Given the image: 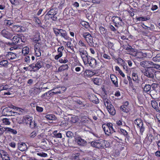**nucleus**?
I'll return each mask as SVG.
<instances>
[{"label":"nucleus","instance_id":"f257e3e1","mask_svg":"<svg viewBox=\"0 0 160 160\" xmlns=\"http://www.w3.org/2000/svg\"><path fill=\"white\" fill-rule=\"evenodd\" d=\"M81 57L85 65L89 64L90 67L93 68L96 67L97 64L96 60L92 58H88V54L86 51H83V52L81 51Z\"/></svg>","mask_w":160,"mask_h":160},{"label":"nucleus","instance_id":"f03ea898","mask_svg":"<svg viewBox=\"0 0 160 160\" xmlns=\"http://www.w3.org/2000/svg\"><path fill=\"white\" fill-rule=\"evenodd\" d=\"M102 127L105 134L108 136L111 135L112 133L115 132L113 127V125L111 123L104 124L102 125Z\"/></svg>","mask_w":160,"mask_h":160},{"label":"nucleus","instance_id":"7ed1b4c3","mask_svg":"<svg viewBox=\"0 0 160 160\" xmlns=\"http://www.w3.org/2000/svg\"><path fill=\"white\" fill-rule=\"evenodd\" d=\"M103 101L104 105L106 107L109 113L112 115H115L116 113V111L113 105L111 104L110 100L107 98H105L104 99Z\"/></svg>","mask_w":160,"mask_h":160},{"label":"nucleus","instance_id":"20e7f679","mask_svg":"<svg viewBox=\"0 0 160 160\" xmlns=\"http://www.w3.org/2000/svg\"><path fill=\"white\" fill-rule=\"evenodd\" d=\"M57 13L56 8H52L50 9L46 14L45 15L46 18L48 19L51 18L53 21H56L57 20V18L55 15Z\"/></svg>","mask_w":160,"mask_h":160},{"label":"nucleus","instance_id":"39448f33","mask_svg":"<svg viewBox=\"0 0 160 160\" xmlns=\"http://www.w3.org/2000/svg\"><path fill=\"white\" fill-rule=\"evenodd\" d=\"M140 65L142 66L144 68H152L153 66L155 68H160V65H157L154 63L153 62L150 61H143L140 63Z\"/></svg>","mask_w":160,"mask_h":160},{"label":"nucleus","instance_id":"423d86ee","mask_svg":"<svg viewBox=\"0 0 160 160\" xmlns=\"http://www.w3.org/2000/svg\"><path fill=\"white\" fill-rule=\"evenodd\" d=\"M31 39L32 42L40 44L41 41L40 33L37 31H35L33 32Z\"/></svg>","mask_w":160,"mask_h":160},{"label":"nucleus","instance_id":"0eeeda50","mask_svg":"<svg viewBox=\"0 0 160 160\" xmlns=\"http://www.w3.org/2000/svg\"><path fill=\"white\" fill-rule=\"evenodd\" d=\"M43 65V62L41 60H39L37 61L36 63L31 64L29 65V66L32 68L31 70L36 71L41 68Z\"/></svg>","mask_w":160,"mask_h":160},{"label":"nucleus","instance_id":"6e6552de","mask_svg":"<svg viewBox=\"0 0 160 160\" xmlns=\"http://www.w3.org/2000/svg\"><path fill=\"white\" fill-rule=\"evenodd\" d=\"M103 142L102 140L99 139L92 142L91 144L94 147L98 148H103L104 147Z\"/></svg>","mask_w":160,"mask_h":160},{"label":"nucleus","instance_id":"1a4fd4ad","mask_svg":"<svg viewBox=\"0 0 160 160\" xmlns=\"http://www.w3.org/2000/svg\"><path fill=\"white\" fill-rule=\"evenodd\" d=\"M155 72V71L153 69L151 68H147L145 69L144 74L148 78H153L154 77Z\"/></svg>","mask_w":160,"mask_h":160},{"label":"nucleus","instance_id":"9d476101","mask_svg":"<svg viewBox=\"0 0 160 160\" xmlns=\"http://www.w3.org/2000/svg\"><path fill=\"white\" fill-rule=\"evenodd\" d=\"M66 89L65 87H59L53 88L52 90L53 95L55 94H60L63 93Z\"/></svg>","mask_w":160,"mask_h":160},{"label":"nucleus","instance_id":"9b49d317","mask_svg":"<svg viewBox=\"0 0 160 160\" xmlns=\"http://www.w3.org/2000/svg\"><path fill=\"white\" fill-rule=\"evenodd\" d=\"M82 35L88 43L92 45L93 38L90 34L89 32H84L82 34Z\"/></svg>","mask_w":160,"mask_h":160},{"label":"nucleus","instance_id":"f8f14e48","mask_svg":"<svg viewBox=\"0 0 160 160\" xmlns=\"http://www.w3.org/2000/svg\"><path fill=\"white\" fill-rule=\"evenodd\" d=\"M113 21L115 24V26L116 27H118L117 24L120 26H122L123 24V22H122V19L118 17H113Z\"/></svg>","mask_w":160,"mask_h":160},{"label":"nucleus","instance_id":"ddd939ff","mask_svg":"<svg viewBox=\"0 0 160 160\" xmlns=\"http://www.w3.org/2000/svg\"><path fill=\"white\" fill-rule=\"evenodd\" d=\"M33 118L32 117L24 116L22 117L21 121H18V122L19 124L25 123L26 124H29L30 121Z\"/></svg>","mask_w":160,"mask_h":160},{"label":"nucleus","instance_id":"4468645a","mask_svg":"<svg viewBox=\"0 0 160 160\" xmlns=\"http://www.w3.org/2000/svg\"><path fill=\"white\" fill-rule=\"evenodd\" d=\"M40 44H36L34 46L35 54L36 56L39 57L41 56Z\"/></svg>","mask_w":160,"mask_h":160},{"label":"nucleus","instance_id":"2eb2a0df","mask_svg":"<svg viewBox=\"0 0 160 160\" xmlns=\"http://www.w3.org/2000/svg\"><path fill=\"white\" fill-rule=\"evenodd\" d=\"M64 47L63 46L60 47L58 49V54L55 57V59L56 60L58 59L62 55V52L64 49Z\"/></svg>","mask_w":160,"mask_h":160},{"label":"nucleus","instance_id":"dca6fc26","mask_svg":"<svg viewBox=\"0 0 160 160\" xmlns=\"http://www.w3.org/2000/svg\"><path fill=\"white\" fill-rule=\"evenodd\" d=\"M1 34L3 36L9 39L11 38L12 35L7 30L3 29L1 32Z\"/></svg>","mask_w":160,"mask_h":160},{"label":"nucleus","instance_id":"f3484780","mask_svg":"<svg viewBox=\"0 0 160 160\" xmlns=\"http://www.w3.org/2000/svg\"><path fill=\"white\" fill-rule=\"evenodd\" d=\"M18 148L21 151H24L27 149V145L24 143L20 142L18 144Z\"/></svg>","mask_w":160,"mask_h":160},{"label":"nucleus","instance_id":"a211bd4d","mask_svg":"<svg viewBox=\"0 0 160 160\" xmlns=\"http://www.w3.org/2000/svg\"><path fill=\"white\" fill-rule=\"evenodd\" d=\"M89 118L86 116H84L81 118V123L82 124L86 126L88 123Z\"/></svg>","mask_w":160,"mask_h":160},{"label":"nucleus","instance_id":"6ab92c4d","mask_svg":"<svg viewBox=\"0 0 160 160\" xmlns=\"http://www.w3.org/2000/svg\"><path fill=\"white\" fill-rule=\"evenodd\" d=\"M110 78L112 82L116 87H118V79L117 77L114 75L112 74L110 75Z\"/></svg>","mask_w":160,"mask_h":160},{"label":"nucleus","instance_id":"aec40b11","mask_svg":"<svg viewBox=\"0 0 160 160\" xmlns=\"http://www.w3.org/2000/svg\"><path fill=\"white\" fill-rule=\"evenodd\" d=\"M99 29L100 32L102 35L104 37H107L108 34L107 30L102 26H101L99 27Z\"/></svg>","mask_w":160,"mask_h":160},{"label":"nucleus","instance_id":"412c9836","mask_svg":"<svg viewBox=\"0 0 160 160\" xmlns=\"http://www.w3.org/2000/svg\"><path fill=\"white\" fill-rule=\"evenodd\" d=\"M95 74V72L90 70H86L82 74L84 76L87 77H91Z\"/></svg>","mask_w":160,"mask_h":160},{"label":"nucleus","instance_id":"4be33fe9","mask_svg":"<svg viewBox=\"0 0 160 160\" xmlns=\"http://www.w3.org/2000/svg\"><path fill=\"white\" fill-rule=\"evenodd\" d=\"M151 104L152 107L154 108L157 112H160V110L158 106V103L155 100L152 101Z\"/></svg>","mask_w":160,"mask_h":160},{"label":"nucleus","instance_id":"5701e85b","mask_svg":"<svg viewBox=\"0 0 160 160\" xmlns=\"http://www.w3.org/2000/svg\"><path fill=\"white\" fill-rule=\"evenodd\" d=\"M129 102H124V104L120 107V109L124 112H127L128 111V105Z\"/></svg>","mask_w":160,"mask_h":160},{"label":"nucleus","instance_id":"b1692460","mask_svg":"<svg viewBox=\"0 0 160 160\" xmlns=\"http://www.w3.org/2000/svg\"><path fill=\"white\" fill-rule=\"evenodd\" d=\"M59 32H60V36L66 39H67L68 37L67 36V33L66 32L62 29H61L60 30Z\"/></svg>","mask_w":160,"mask_h":160},{"label":"nucleus","instance_id":"393cba45","mask_svg":"<svg viewBox=\"0 0 160 160\" xmlns=\"http://www.w3.org/2000/svg\"><path fill=\"white\" fill-rule=\"evenodd\" d=\"M7 57L9 60L13 59L17 57L16 54L11 52H9L8 54L7 55Z\"/></svg>","mask_w":160,"mask_h":160},{"label":"nucleus","instance_id":"a878e982","mask_svg":"<svg viewBox=\"0 0 160 160\" xmlns=\"http://www.w3.org/2000/svg\"><path fill=\"white\" fill-rule=\"evenodd\" d=\"M21 39L17 36H14L12 39V42L13 44H16L20 42V41Z\"/></svg>","mask_w":160,"mask_h":160},{"label":"nucleus","instance_id":"bb28decb","mask_svg":"<svg viewBox=\"0 0 160 160\" xmlns=\"http://www.w3.org/2000/svg\"><path fill=\"white\" fill-rule=\"evenodd\" d=\"M29 52V48L28 47L23 48L22 50V52L23 55L25 56L27 55Z\"/></svg>","mask_w":160,"mask_h":160},{"label":"nucleus","instance_id":"cd10ccee","mask_svg":"<svg viewBox=\"0 0 160 160\" xmlns=\"http://www.w3.org/2000/svg\"><path fill=\"white\" fill-rule=\"evenodd\" d=\"M138 128L140 133L141 134H142V133L144 132L145 130V125H144L143 123L141 124V125H139V126L137 127Z\"/></svg>","mask_w":160,"mask_h":160},{"label":"nucleus","instance_id":"c85d7f7f","mask_svg":"<svg viewBox=\"0 0 160 160\" xmlns=\"http://www.w3.org/2000/svg\"><path fill=\"white\" fill-rule=\"evenodd\" d=\"M45 118L48 120H54L56 119L55 116L53 114H48L45 116Z\"/></svg>","mask_w":160,"mask_h":160},{"label":"nucleus","instance_id":"c756f323","mask_svg":"<svg viewBox=\"0 0 160 160\" xmlns=\"http://www.w3.org/2000/svg\"><path fill=\"white\" fill-rule=\"evenodd\" d=\"M53 94L52 93V91L51 90L48 91V92H46L45 93L43 94L42 96L41 97L42 98L48 97L49 95L52 96L53 95Z\"/></svg>","mask_w":160,"mask_h":160},{"label":"nucleus","instance_id":"7c9ffc66","mask_svg":"<svg viewBox=\"0 0 160 160\" xmlns=\"http://www.w3.org/2000/svg\"><path fill=\"white\" fill-rule=\"evenodd\" d=\"M94 83L97 85H100L102 82V79L98 78H95L92 79Z\"/></svg>","mask_w":160,"mask_h":160},{"label":"nucleus","instance_id":"2f4dec72","mask_svg":"<svg viewBox=\"0 0 160 160\" xmlns=\"http://www.w3.org/2000/svg\"><path fill=\"white\" fill-rule=\"evenodd\" d=\"M29 126L32 128H34L37 127V124L34 120H31L29 123Z\"/></svg>","mask_w":160,"mask_h":160},{"label":"nucleus","instance_id":"473e14b6","mask_svg":"<svg viewBox=\"0 0 160 160\" xmlns=\"http://www.w3.org/2000/svg\"><path fill=\"white\" fill-rule=\"evenodd\" d=\"M132 77L134 81L137 82L138 81V77L136 73L133 72L132 73Z\"/></svg>","mask_w":160,"mask_h":160},{"label":"nucleus","instance_id":"72a5a7b5","mask_svg":"<svg viewBox=\"0 0 160 160\" xmlns=\"http://www.w3.org/2000/svg\"><path fill=\"white\" fill-rule=\"evenodd\" d=\"M68 64H64L60 66L58 69V71L59 72H62L68 68Z\"/></svg>","mask_w":160,"mask_h":160},{"label":"nucleus","instance_id":"f704fd0d","mask_svg":"<svg viewBox=\"0 0 160 160\" xmlns=\"http://www.w3.org/2000/svg\"><path fill=\"white\" fill-rule=\"evenodd\" d=\"M57 131H54L52 132V134L54 135V137L56 138H62V135L61 133H57Z\"/></svg>","mask_w":160,"mask_h":160},{"label":"nucleus","instance_id":"c9c22d12","mask_svg":"<svg viewBox=\"0 0 160 160\" xmlns=\"http://www.w3.org/2000/svg\"><path fill=\"white\" fill-rule=\"evenodd\" d=\"M135 124L136 125V126L138 127L139 125H141V124L143 123L142 121L140 119H136L134 121Z\"/></svg>","mask_w":160,"mask_h":160},{"label":"nucleus","instance_id":"e433bc0d","mask_svg":"<svg viewBox=\"0 0 160 160\" xmlns=\"http://www.w3.org/2000/svg\"><path fill=\"white\" fill-rule=\"evenodd\" d=\"M4 129H5V130H6L8 132H11V133H12L14 134H16L17 133V132L16 130L11 128H4Z\"/></svg>","mask_w":160,"mask_h":160},{"label":"nucleus","instance_id":"4c0bfd02","mask_svg":"<svg viewBox=\"0 0 160 160\" xmlns=\"http://www.w3.org/2000/svg\"><path fill=\"white\" fill-rule=\"evenodd\" d=\"M152 60L155 62H160V53L157 54L155 57L153 58Z\"/></svg>","mask_w":160,"mask_h":160},{"label":"nucleus","instance_id":"58836bf2","mask_svg":"<svg viewBox=\"0 0 160 160\" xmlns=\"http://www.w3.org/2000/svg\"><path fill=\"white\" fill-rule=\"evenodd\" d=\"M10 88L7 85L0 86V92L2 90H10Z\"/></svg>","mask_w":160,"mask_h":160},{"label":"nucleus","instance_id":"ea45409f","mask_svg":"<svg viewBox=\"0 0 160 160\" xmlns=\"http://www.w3.org/2000/svg\"><path fill=\"white\" fill-rule=\"evenodd\" d=\"M151 86L149 84H146L144 87L143 90L145 92H149L151 89Z\"/></svg>","mask_w":160,"mask_h":160},{"label":"nucleus","instance_id":"a19ab883","mask_svg":"<svg viewBox=\"0 0 160 160\" xmlns=\"http://www.w3.org/2000/svg\"><path fill=\"white\" fill-rule=\"evenodd\" d=\"M8 61L5 60H3L0 62V65L2 66H7L8 65Z\"/></svg>","mask_w":160,"mask_h":160},{"label":"nucleus","instance_id":"79ce46f5","mask_svg":"<svg viewBox=\"0 0 160 160\" xmlns=\"http://www.w3.org/2000/svg\"><path fill=\"white\" fill-rule=\"evenodd\" d=\"M2 123L4 125H9L10 124V122L9 119L6 118H4L2 120Z\"/></svg>","mask_w":160,"mask_h":160},{"label":"nucleus","instance_id":"37998d69","mask_svg":"<svg viewBox=\"0 0 160 160\" xmlns=\"http://www.w3.org/2000/svg\"><path fill=\"white\" fill-rule=\"evenodd\" d=\"M33 20L35 22L36 24L38 25L41 24V20L37 17H35L34 18Z\"/></svg>","mask_w":160,"mask_h":160},{"label":"nucleus","instance_id":"c03bdc74","mask_svg":"<svg viewBox=\"0 0 160 160\" xmlns=\"http://www.w3.org/2000/svg\"><path fill=\"white\" fill-rule=\"evenodd\" d=\"M38 131H34L31 133L29 135L30 137L31 138H33L35 137L37 135Z\"/></svg>","mask_w":160,"mask_h":160},{"label":"nucleus","instance_id":"a18cd8bd","mask_svg":"<svg viewBox=\"0 0 160 160\" xmlns=\"http://www.w3.org/2000/svg\"><path fill=\"white\" fill-rule=\"evenodd\" d=\"M60 30H61V29H58L56 28H53V32L56 36H58L59 35L60 33V32H59Z\"/></svg>","mask_w":160,"mask_h":160},{"label":"nucleus","instance_id":"49530a36","mask_svg":"<svg viewBox=\"0 0 160 160\" xmlns=\"http://www.w3.org/2000/svg\"><path fill=\"white\" fill-rule=\"evenodd\" d=\"M30 55V54H29L27 56H26L24 58L25 62L27 63L30 62L31 59Z\"/></svg>","mask_w":160,"mask_h":160},{"label":"nucleus","instance_id":"de8ad7c7","mask_svg":"<svg viewBox=\"0 0 160 160\" xmlns=\"http://www.w3.org/2000/svg\"><path fill=\"white\" fill-rule=\"evenodd\" d=\"M149 19V18L140 17L137 18V19L138 21H146Z\"/></svg>","mask_w":160,"mask_h":160},{"label":"nucleus","instance_id":"09e8293b","mask_svg":"<svg viewBox=\"0 0 160 160\" xmlns=\"http://www.w3.org/2000/svg\"><path fill=\"white\" fill-rule=\"evenodd\" d=\"M80 153H77L73 155L72 157L75 160H80L79 156Z\"/></svg>","mask_w":160,"mask_h":160},{"label":"nucleus","instance_id":"8fccbe9b","mask_svg":"<svg viewBox=\"0 0 160 160\" xmlns=\"http://www.w3.org/2000/svg\"><path fill=\"white\" fill-rule=\"evenodd\" d=\"M81 24L83 26L85 27L86 28H88L89 27L88 23L86 22L85 21H81Z\"/></svg>","mask_w":160,"mask_h":160},{"label":"nucleus","instance_id":"3c124183","mask_svg":"<svg viewBox=\"0 0 160 160\" xmlns=\"http://www.w3.org/2000/svg\"><path fill=\"white\" fill-rule=\"evenodd\" d=\"M3 160H10L9 157L7 153H6L5 155H3L1 157Z\"/></svg>","mask_w":160,"mask_h":160},{"label":"nucleus","instance_id":"603ef678","mask_svg":"<svg viewBox=\"0 0 160 160\" xmlns=\"http://www.w3.org/2000/svg\"><path fill=\"white\" fill-rule=\"evenodd\" d=\"M70 121L73 123H75L77 121L76 117L75 116H72L70 118Z\"/></svg>","mask_w":160,"mask_h":160},{"label":"nucleus","instance_id":"864d4df0","mask_svg":"<svg viewBox=\"0 0 160 160\" xmlns=\"http://www.w3.org/2000/svg\"><path fill=\"white\" fill-rule=\"evenodd\" d=\"M37 155L43 157H46L48 156L47 154L44 152H37L36 153Z\"/></svg>","mask_w":160,"mask_h":160},{"label":"nucleus","instance_id":"5fc2aeb1","mask_svg":"<svg viewBox=\"0 0 160 160\" xmlns=\"http://www.w3.org/2000/svg\"><path fill=\"white\" fill-rule=\"evenodd\" d=\"M103 57L105 59H106L108 60H109L111 59V57L106 53H104L103 54Z\"/></svg>","mask_w":160,"mask_h":160},{"label":"nucleus","instance_id":"6e6d98bb","mask_svg":"<svg viewBox=\"0 0 160 160\" xmlns=\"http://www.w3.org/2000/svg\"><path fill=\"white\" fill-rule=\"evenodd\" d=\"M73 136V134L70 131H68L66 133V136L70 138H71Z\"/></svg>","mask_w":160,"mask_h":160},{"label":"nucleus","instance_id":"4d7b16f0","mask_svg":"<svg viewBox=\"0 0 160 160\" xmlns=\"http://www.w3.org/2000/svg\"><path fill=\"white\" fill-rule=\"evenodd\" d=\"M36 109L37 111L39 112H42L43 110V108L42 107L38 106H37L36 107Z\"/></svg>","mask_w":160,"mask_h":160},{"label":"nucleus","instance_id":"13d9d810","mask_svg":"<svg viewBox=\"0 0 160 160\" xmlns=\"http://www.w3.org/2000/svg\"><path fill=\"white\" fill-rule=\"evenodd\" d=\"M87 144V142L81 138V146H86Z\"/></svg>","mask_w":160,"mask_h":160},{"label":"nucleus","instance_id":"bf43d9fd","mask_svg":"<svg viewBox=\"0 0 160 160\" xmlns=\"http://www.w3.org/2000/svg\"><path fill=\"white\" fill-rule=\"evenodd\" d=\"M120 132L122 134H123L124 136H126L128 135V133L126 131V130H125L124 129H120Z\"/></svg>","mask_w":160,"mask_h":160},{"label":"nucleus","instance_id":"052dcab7","mask_svg":"<svg viewBox=\"0 0 160 160\" xmlns=\"http://www.w3.org/2000/svg\"><path fill=\"white\" fill-rule=\"evenodd\" d=\"M118 126L123 125L124 126L125 125V123L124 122L123 123L121 120L117 121L116 122Z\"/></svg>","mask_w":160,"mask_h":160},{"label":"nucleus","instance_id":"680f3d73","mask_svg":"<svg viewBox=\"0 0 160 160\" xmlns=\"http://www.w3.org/2000/svg\"><path fill=\"white\" fill-rule=\"evenodd\" d=\"M68 125V124L67 122H66V121L65 120H63L60 123V126L61 127H64Z\"/></svg>","mask_w":160,"mask_h":160},{"label":"nucleus","instance_id":"e2e57ef3","mask_svg":"<svg viewBox=\"0 0 160 160\" xmlns=\"http://www.w3.org/2000/svg\"><path fill=\"white\" fill-rule=\"evenodd\" d=\"M89 106V104L87 103H84L83 102L81 103V107L86 108V107Z\"/></svg>","mask_w":160,"mask_h":160},{"label":"nucleus","instance_id":"0e129e2a","mask_svg":"<svg viewBox=\"0 0 160 160\" xmlns=\"http://www.w3.org/2000/svg\"><path fill=\"white\" fill-rule=\"evenodd\" d=\"M16 28V30L17 32H21L22 31V29L19 26H14V28Z\"/></svg>","mask_w":160,"mask_h":160},{"label":"nucleus","instance_id":"69168bd1","mask_svg":"<svg viewBox=\"0 0 160 160\" xmlns=\"http://www.w3.org/2000/svg\"><path fill=\"white\" fill-rule=\"evenodd\" d=\"M11 108L18 111H21L22 110L21 108L16 107L14 106H11Z\"/></svg>","mask_w":160,"mask_h":160},{"label":"nucleus","instance_id":"338daca9","mask_svg":"<svg viewBox=\"0 0 160 160\" xmlns=\"http://www.w3.org/2000/svg\"><path fill=\"white\" fill-rule=\"evenodd\" d=\"M75 142L78 144H79L80 143V138L79 137H77L76 136H75Z\"/></svg>","mask_w":160,"mask_h":160},{"label":"nucleus","instance_id":"774afa93","mask_svg":"<svg viewBox=\"0 0 160 160\" xmlns=\"http://www.w3.org/2000/svg\"><path fill=\"white\" fill-rule=\"evenodd\" d=\"M9 145L12 148H15L16 147V144L14 142H10L9 144Z\"/></svg>","mask_w":160,"mask_h":160}]
</instances>
